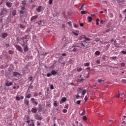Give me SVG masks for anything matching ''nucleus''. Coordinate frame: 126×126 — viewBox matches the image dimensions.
<instances>
[{
  "mask_svg": "<svg viewBox=\"0 0 126 126\" xmlns=\"http://www.w3.org/2000/svg\"><path fill=\"white\" fill-rule=\"evenodd\" d=\"M77 71L78 72H80V71H82V68H77Z\"/></svg>",
  "mask_w": 126,
  "mask_h": 126,
  "instance_id": "7c9ffc66",
  "label": "nucleus"
},
{
  "mask_svg": "<svg viewBox=\"0 0 126 126\" xmlns=\"http://www.w3.org/2000/svg\"><path fill=\"white\" fill-rule=\"evenodd\" d=\"M13 75L14 76V77H17V76H20V75H21V74H20V73H19L18 72H14L13 73Z\"/></svg>",
  "mask_w": 126,
  "mask_h": 126,
  "instance_id": "0eeeda50",
  "label": "nucleus"
},
{
  "mask_svg": "<svg viewBox=\"0 0 126 126\" xmlns=\"http://www.w3.org/2000/svg\"><path fill=\"white\" fill-rule=\"evenodd\" d=\"M32 124H29L28 126H35V124L33 122V120H32Z\"/></svg>",
  "mask_w": 126,
  "mask_h": 126,
  "instance_id": "c756f323",
  "label": "nucleus"
},
{
  "mask_svg": "<svg viewBox=\"0 0 126 126\" xmlns=\"http://www.w3.org/2000/svg\"><path fill=\"white\" fill-rule=\"evenodd\" d=\"M81 13L82 14H86L87 12L86 11H84V10H83V11H81Z\"/></svg>",
  "mask_w": 126,
  "mask_h": 126,
  "instance_id": "ea45409f",
  "label": "nucleus"
},
{
  "mask_svg": "<svg viewBox=\"0 0 126 126\" xmlns=\"http://www.w3.org/2000/svg\"><path fill=\"white\" fill-rule=\"evenodd\" d=\"M24 101L25 105H27V106H29V100H27L26 98H25Z\"/></svg>",
  "mask_w": 126,
  "mask_h": 126,
  "instance_id": "4468645a",
  "label": "nucleus"
},
{
  "mask_svg": "<svg viewBox=\"0 0 126 126\" xmlns=\"http://www.w3.org/2000/svg\"><path fill=\"white\" fill-rule=\"evenodd\" d=\"M57 73H58L57 72V71H56L55 70H53L52 71H51V74L52 75H56L57 74Z\"/></svg>",
  "mask_w": 126,
  "mask_h": 126,
  "instance_id": "412c9836",
  "label": "nucleus"
},
{
  "mask_svg": "<svg viewBox=\"0 0 126 126\" xmlns=\"http://www.w3.org/2000/svg\"><path fill=\"white\" fill-rule=\"evenodd\" d=\"M42 21H39L37 22L38 25H42Z\"/></svg>",
  "mask_w": 126,
  "mask_h": 126,
  "instance_id": "c03bdc74",
  "label": "nucleus"
},
{
  "mask_svg": "<svg viewBox=\"0 0 126 126\" xmlns=\"http://www.w3.org/2000/svg\"><path fill=\"white\" fill-rule=\"evenodd\" d=\"M37 18H38L37 15L33 16L31 18V21H33L34 20H36V19H37Z\"/></svg>",
  "mask_w": 126,
  "mask_h": 126,
  "instance_id": "9b49d317",
  "label": "nucleus"
},
{
  "mask_svg": "<svg viewBox=\"0 0 126 126\" xmlns=\"http://www.w3.org/2000/svg\"><path fill=\"white\" fill-rule=\"evenodd\" d=\"M34 119L35 120H37V121H41L43 120V117H42V116H40L38 114H35L34 115Z\"/></svg>",
  "mask_w": 126,
  "mask_h": 126,
  "instance_id": "7ed1b4c3",
  "label": "nucleus"
},
{
  "mask_svg": "<svg viewBox=\"0 0 126 126\" xmlns=\"http://www.w3.org/2000/svg\"><path fill=\"white\" fill-rule=\"evenodd\" d=\"M110 31H111V29H108L105 30V32L108 33V32H110Z\"/></svg>",
  "mask_w": 126,
  "mask_h": 126,
  "instance_id": "37998d69",
  "label": "nucleus"
},
{
  "mask_svg": "<svg viewBox=\"0 0 126 126\" xmlns=\"http://www.w3.org/2000/svg\"><path fill=\"white\" fill-rule=\"evenodd\" d=\"M47 77H50V76H52V73H49L47 74Z\"/></svg>",
  "mask_w": 126,
  "mask_h": 126,
  "instance_id": "de8ad7c7",
  "label": "nucleus"
},
{
  "mask_svg": "<svg viewBox=\"0 0 126 126\" xmlns=\"http://www.w3.org/2000/svg\"><path fill=\"white\" fill-rule=\"evenodd\" d=\"M49 54V52H45V53H43L41 55V56H47Z\"/></svg>",
  "mask_w": 126,
  "mask_h": 126,
  "instance_id": "72a5a7b5",
  "label": "nucleus"
},
{
  "mask_svg": "<svg viewBox=\"0 0 126 126\" xmlns=\"http://www.w3.org/2000/svg\"><path fill=\"white\" fill-rule=\"evenodd\" d=\"M94 54L95 56H99V55H100V51H96Z\"/></svg>",
  "mask_w": 126,
  "mask_h": 126,
  "instance_id": "2f4dec72",
  "label": "nucleus"
},
{
  "mask_svg": "<svg viewBox=\"0 0 126 126\" xmlns=\"http://www.w3.org/2000/svg\"><path fill=\"white\" fill-rule=\"evenodd\" d=\"M31 101H32L33 105H35V106H37V105H38V102L35 101V99L34 98H32L31 99Z\"/></svg>",
  "mask_w": 126,
  "mask_h": 126,
  "instance_id": "6e6552de",
  "label": "nucleus"
},
{
  "mask_svg": "<svg viewBox=\"0 0 126 126\" xmlns=\"http://www.w3.org/2000/svg\"><path fill=\"white\" fill-rule=\"evenodd\" d=\"M110 59H112V60H116V59H117V57L114 56V57H110Z\"/></svg>",
  "mask_w": 126,
  "mask_h": 126,
  "instance_id": "6e6d98bb",
  "label": "nucleus"
},
{
  "mask_svg": "<svg viewBox=\"0 0 126 126\" xmlns=\"http://www.w3.org/2000/svg\"><path fill=\"white\" fill-rule=\"evenodd\" d=\"M90 65V63H84V66H89Z\"/></svg>",
  "mask_w": 126,
  "mask_h": 126,
  "instance_id": "cd10ccee",
  "label": "nucleus"
},
{
  "mask_svg": "<svg viewBox=\"0 0 126 126\" xmlns=\"http://www.w3.org/2000/svg\"><path fill=\"white\" fill-rule=\"evenodd\" d=\"M83 38L85 39V41H90V38H88L86 36H85V35H83Z\"/></svg>",
  "mask_w": 126,
  "mask_h": 126,
  "instance_id": "6ab92c4d",
  "label": "nucleus"
},
{
  "mask_svg": "<svg viewBox=\"0 0 126 126\" xmlns=\"http://www.w3.org/2000/svg\"><path fill=\"white\" fill-rule=\"evenodd\" d=\"M50 89H51L52 90H53V89H54V86L53 85H51Z\"/></svg>",
  "mask_w": 126,
  "mask_h": 126,
  "instance_id": "69168bd1",
  "label": "nucleus"
},
{
  "mask_svg": "<svg viewBox=\"0 0 126 126\" xmlns=\"http://www.w3.org/2000/svg\"><path fill=\"white\" fill-rule=\"evenodd\" d=\"M57 112V113H61V110L60 109H59V108H57L56 109Z\"/></svg>",
  "mask_w": 126,
  "mask_h": 126,
  "instance_id": "e2e57ef3",
  "label": "nucleus"
},
{
  "mask_svg": "<svg viewBox=\"0 0 126 126\" xmlns=\"http://www.w3.org/2000/svg\"><path fill=\"white\" fill-rule=\"evenodd\" d=\"M104 80H102V79H98L97 80V82H98V83H100L101 84H103L104 83Z\"/></svg>",
  "mask_w": 126,
  "mask_h": 126,
  "instance_id": "aec40b11",
  "label": "nucleus"
},
{
  "mask_svg": "<svg viewBox=\"0 0 126 126\" xmlns=\"http://www.w3.org/2000/svg\"><path fill=\"white\" fill-rule=\"evenodd\" d=\"M65 101H66V98L65 97H63L61 99V100L60 101V104H63V103H64V102H65Z\"/></svg>",
  "mask_w": 126,
  "mask_h": 126,
  "instance_id": "9d476101",
  "label": "nucleus"
},
{
  "mask_svg": "<svg viewBox=\"0 0 126 126\" xmlns=\"http://www.w3.org/2000/svg\"><path fill=\"white\" fill-rule=\"evenodd\" d=\"M121 66H122V67H124V66L126 65V64L125 63H121Z\"/></svg>",
  "mask_w": 126,
  "mask_h": 126,
  "instance_id": "79ce46f5",
  "label": "nucleus"
},
{
  "mask_svg": "<svg viewBox=\"0 0 126 126\" xmlns=\"http://www.w3.org/2000/svg\"><path fill=\"white\" fill-rule=\"evenodd\" d=\"M62 40H63V44L65 45V44H66V42L65 41V40H66V38L65 37H63Z\"/></svg>",
  "mask_w": 126,
  "mask_h": 126,
  "instance_id": "a878e982",
  "label": "nucleus"
},
{
  "mask_svg": "<svg viewBox=\"0 0 126 126\" xmlns=\"http://www.w3.org/2000/svg\"><path fill=\"white\" fill-rule=\"evenodd\" d=\"M6 13H7V9L3 8L2 11H1L0 13V15L3 17V15L6 14Z\"/></svg>",
  "mask_w": 126,
  "mask_h": 126,
  "instance_id": "f03ea898",
  "label": "nucleus"
},
{
  "mask_svg": "<svg viewBox=\"0 0 126 126\" xmlns=\"http://www.w3.org/2000/svg\"><path fill=\"white\" fill-rule=\"evenodd\" d=\"M74 27L75 28H78V25L74 24Z\"/></svg>",
  "mask_w": 126,
  "mask_h": 126,
  "instance_id": "bf43d9fd",
  "label": "nucleus"
},
{
  "mask_svg": "<svg viewBox=\"0 0 126 126\" xmlns=\"http://www.w3.org/2000/svg\"><path fill=\"white\" fill-rule=\"evenodd\" d=\"M36 126H41V122H40V121H37L36 122Z\"/></svg>",
  "mask_w": 126,
  "mask_h": 126,
  "instance_id": "c9c22d12",
  "label": "nucleus"
},
{
  "mask_svg": "<svg viewBox=\"0 0 126 126\" xmlns=\"http://www.w3.org/2000/svg\"><path fill=\"white\" fill-rule=\"evenodd\" d=\"M29 79L30 80V81H32V79H33V77L32 76L29 77Z\"/></svg>",
  "mask_w": 126,
  "mask_h": 126,
  "instance_id": "5fc2aeb1",
  "label": "nucleus"
},
{
  "mask_svg": "<svg viewBox=\"0 0 126 126\" xmlns=\"http://www.w3.org/2000/svg\"><path fill=\"white\" fill-rule=\"evenodd\" d=\"M53 105L54 107H57L58 106V101H54L53 103Z\"/></svg>",
  "mask_w": 126,
  "mask_h": 126,
  "instance_id": "393cba45",
  "label": "nucleus"
},
{
  "mask_svg": "<svg viewBox=\"0 0 126 126\" xmlns=\"http://www.w3.org/2000/svg\"><path fill=\"white\" fill-rule=\"evenodd\" d=\"M63 113H67V110L66 109H63Z\"/></svg>",
  "mask_w": 126,
  "mask_h": 126,
  "instance_id": "680f3d73",
  "label": "nucleus"
},
{
  "mask_svg": "<svg viewBox=\"0 0 126 126\" xmlns=\"http://www.w3.org/2000/svg\"><path fill=\"white\" fill-rule=\"evenodd\" d=\"M28 50H29V48L28 47V46L26 45L24 47V51L25 52H28Z\"/></svg>",
  "mask_w": 126,
  "mask_h": 126,
  "instance_id": "dca6fc26",
  "label": "nucleus"
},
{
  "mask_svg": "<svg viewBox=\"0 0 126 126\" xmlns=\"http://www.w3.org/2000/svg\"><path fill=\"white\" fill-rule=\"evenodd\" d=\"M16 100H17V101H20V97L19 96H16Z\"/></svg>",
  "mask_w": 126,
  "mask_h": 126,
  "instance_id": "49530a36",
  "label": "nucleus"
},
{
  "mask_svg": "<svg viewBox=\"0 0 126 126\" xmlns=\"http://www.w3.org/2000/svg\"><path fill=\"white\" fill-rule=\"evenodd\" d=\"M68 25H69V27H72V25L71 24V22H68L67 23Z\"/></svg>",
  "mask_w": 126,
  "mask_h": 126,
  "instance_id": "4c0bfd02",
  "label": "nucleus"
},
{
  "mask_svg": "<svg viewBox=\"0 0 126 126\" xmlns=\"http://www.w3.org/2000/svg\"><path fill=\"white\" fill-rule=\"evenodd\" d=\"M22 4H23V5H24V6L26 5V2L25 0L22 1Z\"/></svg>",
  "mask_w": 126,
  "mask_h": 126,
  "instance_id": "09e8293b",
  "label": "nucleus"
},
{
  "mask_svg": "<svg viewBox=\"0 0 126 126\" xmlns=\"http://www.w3.org/2000/svg\"><path fill=\"white\" fill-rule=\"evenodd\" d=\"M59 63H62L63 64H64V62H63V57H60L59 58L58 60Z\"/></svg>",
  "mask_w": 126,
  "mask_h": 126,
  "instance_id": "ddd939ff",
  "label": "nucleus"
},
{
  "mask_svg": "<svg viewBox=\"0 0 126 126\" xmlns=\"http://www.w3.org/2000/svg\"><path fill=\"white\" fill-rule=\"evenodd\" d=\"M43 110H44L43 105L42 104H38V112H42Z\"/></svg>",
  "mask_w": 126,
  "mask_h": 126,
  "instance_id": "1a4fd4ad",
  "label": "nucleus"
},
{
  "mask_svg": "<svg viewBox=\"0 0 126 126\" xmlns=\"http://www.w3.org/2000/svg\"><path fill=\"white\" fill-rule=\"evenodd\" d=\"M53 1L54 0H49V4H52L53 3Z\"/></svg>",
  "mask_w": 126,
  "mask_h": 126,
  "instance_id": "864d4df0",
  "label": "nucleus"
},
{
  "mask_svg": "<svg viewBox=\"0 0 126 126\" xmlns=\"http://www.w3.org/2000/svg\"><path fill=\"white\" fill-rule=\"evenodd\" d=\"M8 53L10 54V55H11L13 53V51H11V50H9L8 51Z\"/></svg>",
  "mask_w": 126,
  "mask_h": 126,
  "instance_id": "603ef678",
  "label": "nucleus"
},
{
  "mask_svg": "<svg viewBox=\"0 0 126 126\" xmlns=\"http://www.w3.org/2000/svg\"><path fill=\"white\" fill-rule=\"evenodd\" d=\"M79 45L84 49H87L89 46V42L86 40H82L79 43Z\"/></svg>",
  "mask_w": 126,
  "mask_h": 126,
  "instance_id": "f257e3e1",
  "label": "nucleus"
},
{
  "mask_svg": "<svg viewBox=\"0 0 126 126\" xmlns=\"http://www.w3.org/2000/svg\"><path fill=\"white\" fill-rule=\"evenodd\" d=\"M21 10L20 11V14H23L25 12V6H22Z\"/></svg>",
  "mask_w": 126,
  "mask_h": 126,
  "instance_id": "39448f33",
  "label": "nucleus"
},
{
  "mask_svg": "<svg viewBox=\"0 0 126 126\" xmlns=\"http://www.w3.org/2000/svg\"><path fill=\"white\" fill-rule=\"evenodd\" d=\"M122 125L123 126H125V125H126V121H123L122 123Z\"/></svg>",
  "mask_w": 126,
  "mask_h": 126,
  "instance_id": "774afa93",
  "label": "nucleus"
},
{
  "mask_svg": "<svg viewBox=\"0 0 126 126\" xmlns=\"http://www.w3.org/2000/svg\"><path fill=\"white\" fill-rule=\"evenodd\" d=\"M73 34H74V35L75 36H78V33L75 32H73Z\"/></svg>",
  "mask_w": 126,
  "mask_h": 126,
  "instance_id": "052dcab7",
  "label": "nucleus"
},
{
  "mask_svg": "<svg viewBox=\"0 0 126 126\" xmlns=\"http://www.w3.org/2000/svg\"><path fill=\"white\" fill-rule=\"evenodd\" d=\"M76 103L77 105H80V103H81V100H78L76 101Z\"/></svg>",
  "mask_w": 126,
  "mask_h": 126,
  "instance_id": "a19ab883",
  "label": "nucleus"
},
{
  "mask_svg": "<svg viewBox=\"0 0 126 126\" xmlns=\"http://www.w3.org/2000/svg\"><path fill=\"white\" fill-rule=\"evenodd\" d=\"M88 22H92V19H92V17H90V16L88 17Z\"/></svg>",
  "mask_w": 126,
  "mask_h": 126,
  "instance_id": "bb28decb",
  "label": "nucleus"
},
{
  "mask_svg": "<svg viewBox=\"0 0 126 126\" xmlns=\"http://www.w3.org/2000/svg\"><path fill=\"white\" fill-rule=\"evenodd\" d=\"M15 47L16 49H17V50H18V51H19V52H23V50L22 49V48L20 45L16 44L15 45Z\"/></svg>",
  "mask_w": 126,
  "mask_h": 126,
  "instance_id": "20e7f679",
  "label": "nucleus"
},
{
  "mask_svg": "<svg viewBox=\"0 0 126 126\" xmlns=\"http://www.w3.org/2000/svg\"><path fill=\"white\" fill-rule=\"evenodd\" d=\"M2 37L3 39L6 38V37H7V33L5 32L4 33H2Z\"/></svg>",
  "mask_w": 126,
  "mask_h": 126,
  "instance_id": "4be33fe9",
  "label": "nucleus"
},
{
  "mask_svg": "<svg viewBox=\"0 0 126 126\" xmlns=\"http://www.w3.org/2000/svg\"><path fill=\"white\" fill-rule=\"evenodd\" d=\"M121 53L123 54V55H126V51H122Z\"/></svg>",
  "mask_w": 126,
  "mask_h": 126,
  "instance_id": "4d7b16f0",
  "label": "nucleus"
},
{
  "mask_svg": "<svg viewBox=\"0 0 126 126\" xmlns=\"http://www.w3.org/2000/svg\"><path fill=\"white\" fill-rule=\"evenodd\" d=\"M115 96L116 98H120V96H121L120 92H118V94H115Z\"/></svg>",
  "mask_w": 126,
  "mask_h": 126,
  "instance_id": "b1692460",
  "label": "nucleus"
},
{
  "mask_svg": "<svg viewBox=\"0 0 126 126\" xmlns=\"http://www.w3.org/2000/svg\"><path fill=\"white\" fill-rule=\"evenodd\" d=\"M6 5L7 7L10 8L12 6V3L9 2H6Z\"/></svg>",
  "mask_w": 126,
  "mask_h": 126,
  "instance_id": "f8f14e48",
  "label": "nucleus"
},
{
  "mask_svg": "<svg viewBox=\"0 0 126 126\" xmlns=\"http://www.w3.org/2000/svg\"><path fill=\"white\" fill-rule=\"evenodd\" d=\"M99 19H97L96 20V25H99Z\"/></svg>",
  "mask_w": 126,
  "mask_h": 126,
  "instance_id": "a18cd8bd",
  "label": "nucleus"
},
{
  "mask_svg": "<svg viewBox=\"0 0 126 126\" xmlns=\"http://www.w3.org/2000/svg\"><path fill=\"white\" fill-rule=\"evenodd\" d=\"M95 42H99V41H100V39L97 38L95 39Z\"/></svg>",
  "mask_w": 126,
  "mask_h": 126,
  "instance_id": "338daca9",
  "label": "nucleus"
},
{
  "mask_svg": "<svg viewBox=\"0 0 126 126\" xmlns=\"http://www.w3.org/2000/svg\"><path fill=\"white\" fill-rule=\"evenodd\" d=\"M82 119L83 121H87V118H86V116H83Z\"/></svg>",
  "mask_w": 126,
  "mask_h": 126,
  "instance_id": "e433bc0d",
  "label": "nucleus"
},
{
  "mask_svg": "<svg viewBox=\"0 0 126 126\" xmlns=\"http://www.w3.org/2000/svg\"><path fill=\"white\" fill-rule=\"evenodd\" d=\"M85 115V110H83V112L82 113H81V116H83Z\"/></svg>",
  "mask_w": 126,
  "mask_h": 126,
  "instance_id": "58836bf2",
  "label": "nucleus"
},
{
  "mask_svg": "<svg viewBox=\"0 0 126 126\" xmlns=\"http://www.w3.org/2000/svg\"><path fill=\"white\" fill-rule=\"evenodd\" d=\"M11 14L13 16H15L16 15V10L14 9L11 12Z\"/></svg>",
  "mask_w": 126,
  "mask_h": 126,
  "instance_id": "a211bd4d",
  "label": "nucleus"
},
{
  "mask_svg": "<svg viewBox=\"0 0 126 126\" xmlns=\"http://www.w3.org/2000/svg\"><path fill=\"white\" fill-rule=\"evenodd\" d=\"M32 112L33 113V114H36V113H37V108H36V107L32 108Z\"/></svg>",
  "mask_w": 126,
  "mask_h": 126,
  "instance_id": "2eb2a0df",
  "label": "nucleus"
},
{
  "mask_svg": "<svg viewBox=\"0 0 126 126\" xmlns=\"http://www.w3.org/2000/svg\"><path fill=\"white\" fill-rule=\"evenodd\" d=\"M31 96H32V94H29L28 95L27 94H26L25 98L26 99L27 98V99H30V98H31Z\"/></svg>",
  "mask_w": 126,
  "mask_h": 126,
  "instance_id": "f3484780",
  "label": "nucleus"
},
{
  "mask_svg": "<svg viewBox=\"0 0 126 126\" xmlns=\"http://www.w3.org/2000/svg\"><path fill=\"white\" fill-rule=\"evenodd\" d=\"M86 92H87V91L86 90H83L82 95H85V94H86Z\"/></svg>",
  "mask_w": 126,
  "mask_h": 126,
  "instance_id": "f704fd0d",
  "label": "nucleus"
},
{
  "mask_svg": "<svg viewBox=\"0 0 126 126\" xmlns=\"http://www.w3.org/2000/svg\"><path fill=\"white\" fill-rule=\"evenodd\" d=\"M46 107H49V108H51V103H48L46 104Z\"/></svg>",
  "mask_w": 126,
  "mask_h": 126,
  "instance_id": "13d9d810",
  "label": "nucleus"
},
{
  "mask_svg": "<svg viewBox=\"0 0 126 126\" xmlns=\"http://www.w3.org/2000/svg\"><path fill=\"white\" fill-rule=\"evenodd\" d=\"M25 39H26V43H27V42H28V39L27 38V35H25Z\"/></svg>",
  "mask_w": 126,
  "mask_h": 126,
  "instance_id": "3c124183",
  "label": "nucleus"
},
{
  "mask_svg": "<svg viewBox=\"0 0 126 126\" xmlns=\"http://www.w3.org/2000/svg\"><path fill=\"white\" fill-rule=\"evenodd\" d=\"M41 7H42V6H39L38 8H36V11L37 12H41Z\"/></svg>",
  "mask_w": 126,
  "mask_h": 126,
  "instance_id": "5701e85b",
  "label": "nucleus"
},
{
  "mask_svg": "<svg viewBox=\"0 0 126 126\" xmlns=\"http://www.w3.org/2000/svg\"><path fill=\"white\" fill-rule=\"evenodd\" d=\"M33 96L34 97H37V96H38V94H37V93H34Z\"/></svg>",
  "mask_w": 126,
  "mask_h": 126,
  "instance_id": "0e129e2a",
  "label": "nucleus"
},
{
  "mask_svg": "<svg viewBox=\"0 0 126 126\" xmlns=\"http://www.w3.org/2000/svg\"><path fill=\"white\" fill-rule=\"evenodd\" d=\"M20 28H21V29H25V26H24L23 25H20Z\"/></svg>",
  "mask_w": 126,
  "mask_h": 126,
  "instance_id": "473e14b6",
  "label": "nucleus"
},
{
  "mask_svg": "<svg viewBox=\"0 0 126 126\" xmlns=\"http://www.w3.org/2000/svg\"><path fill=\"white\" fill-rule=\"evenodd\" d=\"M84 79L81 78V79H78V82H79L80 83L81 82H83V81H84Z\"/></svg>",
  "mask_w": 126,
  "mask_h": 126,
  "instance_id": "c85d7f7f",
  "label": "nucleus"
},
{
  "mask_svg": "<svg viewBox=\"0 0 126 126\" xmlns=\"http://www.w3.org/2000/svg\"><path fill=\"white\" fill-rule=\"evenodd\" d=\"M12 84H13L12 82H9L7 80H6L5 86H7V87L11 86Z\"/></svg>",
  "mask_w": 126,
  "mask_h": 126,
  "instance_id": "423d86ee",
  "label": "nucleus"
},
{
  "mask_svg": "<svg viewBox=\"0 0 126 126\" xmlns=\"http://www.w3.org/2000/svg\"><path fill=\"white\" fill-rule=\"evenodd\" d=\"M29 89H33V85H30V86L29 87Z\"/></svg>",
  "mask_w": 126,
  "mask_h": 126,
  "instance_id": "8fccbe9b",
  "label": "nucleus"
}]
</instances>
